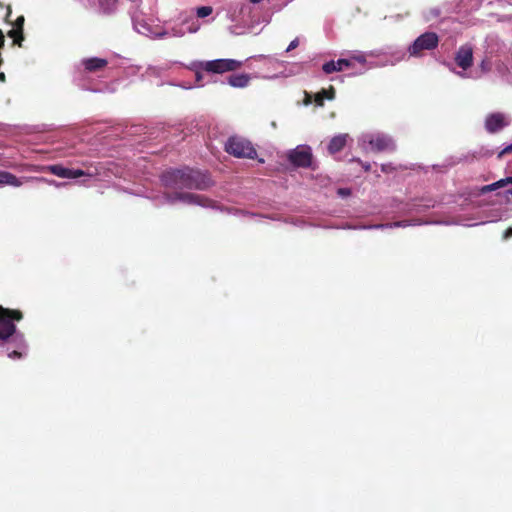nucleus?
<instances>
[{"instance_id":"1","label":"nucleus","mask_w":512,"mask_h":512,"mask_svg":"<svg viewBox=\"0 0 512 512\" xmlns=\"http://www.w3.org/2000/svg\"><path fill=\"white\" fill-rule=\"evenodd\" d=\"M161 182L166 188L173 190H206L212 185L206 173L191 168L166 171L161 176Z\"/></svg>"},{"instance_id":"2","label":"nucleus","mask_w":512,"mask_h":512,"mask_svg":"<svg viewBox=\"0 0 512 512\" xmlns=\"http://www.w3.org/2000/svg\"><path fill=\"white\" fill-rule=\"evenodd\" d=\"M23 314L20 310L4 308L0 306V342H6L11 337L14 341H18V348L24 346V338L22 334L16 333L15 321H20Z\"/></svg>"},{"instance_id":"3","label":"nucleus","mask_w":512,"mask_h":512,"mask_svg":"<svg viewBox=\"0 0 512 512\" xmlns=\"http://www.w3.org/2000/svg\"><path fill=\"white\" fill-rule=\"evenodd\" d=\"M225 151L236 158H257V151L253 144L241 136L229 137L225 143Z\"/></svg>"},{"instance_id":"4","label":"nucleus","mask_w":512,"mask_h":512,"mask_svg":"<svg viewBox=\"0 0 512 512\" xmlns=\"http://www.w3.org/2000/svg\"><path fill=\"white\" fill-rule=\"evenodd\" d=\"M439 37L435 32H425L417 37L409 46L408 52L411 56H421L424 51H430L438 46Z\"/></svg>"},{"instance_id":"5","label":"nucleus","mask_w":512,"mask_h":512,"mask_svg":"<svg viewBox=\"0 0 512 512\" xmlns=\"http://www.w3.org/2000/svg\"><path fill=\"white\" fill-rule=\"evenodd\" d=\"M242 66V62L234 59H216L199 63V68L208 73L222 74L235 71Z\"/></svg>"},{"instance_id":"6","label":"nucleus","mask_w":512,"mask_h":512,"mask_svg":"<svg viewBox=\"0 0 512 512\" xmlns=\"http://www.w3.org/2000/svg\"><path fill=\"white\" fill-rule=\"evenodd\" d=\"M165 198L169 203H175L176 201H182L191 205H200L203 207H210L212 201L205 196L190 193V192H179L166 193Z\"/></svg>"},{"instance_id":"7","label":"nucleus","mask_w":512,"mask_h":512,"mask_svg":"<svg viewBox=\"0 0 512 512\" xmlns=\"http://www.w3.org/2000/svg\"><path fill=\"white\" fill-rule=\"evenodd\" d=\"M509 124L510 120L501 112L491 113L485 119V129L491 134L501 131Z\"/></svg>"},{"instance_id":"8","label":"nucleus","mask_w":512,"mask_h":512,"mask_svg":"<svg viewBox=\"0 0 512 512\" xmlns=\"http://www.w3.org/2000/svg\"><path fill=\"white\" fill-rule=\"evenodd\" d=\"M289 161L297 167H309L312 162V154L308 147H297L288 155Z\"/></svg>"},{"instance_id":"9","label":"nucleus","mask_w":512,"mask_h":512,"mask_svg":"<svg viewBox=\"0 0 512 512\" xmlns=\"http://www.w3.org/2000/svg\"><path fill=\"white\" fill-rule=\"evenodd\" d=\"M47 170L60 178L75 179L87 175V173L80 169L66 168L60 164L50 165Z\"/></svg>"},{"instance_id":"10","label":"nucleus","mask_w":512,"mask_h":512,"mask_svg":"<svg viewBox=\"0 0 512 512\" xmlns=\"http://www.w3.org/2000/svg\"><path fill=\"white\" fill-rule=\"evenodd\" d=\"M455 62L463 70L470 68L473 63L472 48L468 45L461 46L456 52Z\"/></svg>"},{"instance_id":"11","label":"nucleus","mask_w":512,"mask_h":512,"mask_svg":"<svg viewBox=\"0 0 512 512\" xmlns=\"http://www.w3.org/2000/svg\"><path fill=\"white\" fill-rule=\"evenodd\" d=\"M369 144L376 152L395 150V144L393 140L385 135H377L369 141Z\"/></svg>"},{"instance_id":"12","label":"nucleus","mask_w":512,"mask_h":512,"mask_svg":"<svg viewBox=\"0 0 512 512\" xmlns=\"http://www.w3.org/2000/svg\"><path fill=\"white\" fill-rule=\"evenodd\" d=\"M351 66V62L347 59H339L337 61H329L323 64L322 69L326 74L342 71L345 67Z\"/></svg>"},{"instance_id":"13","label":"nucleus","mask_w":512,"mask_h":512,"mask_svg":"<svg viewBox=\"0 0 512 512\" xmlns=\"http://www.w3.org/2000/svg\"><path fill=\"white\" fill-rule=\"evenodd\" d=\"M348 134H339L334 136L329 144H328V151L330 154H335L339 151H341L344 146L346 145Z\"/></svg>"},{"instance_id":"14","label":"nucleus","mask_w":512,"mask_h":512,"mask_svg":"<svg viewBox=\"0 0 512 512\" xmlns=\"http://www.w3.org/2000/svg\"><path fill=\"white\" fill-rule=\"evenodd\" d=\"M108 64L107 60L102 58H88L83 61V65L85 69L89 72H96L98 70L103 69Z\"/></svg>"},{"instance_id":"15","label":"nucleus","mask_w":512,"mask_h":512,"mask_svg":"<svg viewBox=\"0 0 512 512\" xmlns=\"http://www.w3.org/2000/svg\"><path fill=\"white\" fill-rule=\"evenodd\" d=\"M335 88L330 86L329 89H322L320 92L316 93L314 96V102L317 106L322 107L324 105V100H333L335 98Z\"/></svg>"},{"instance_id":"16","label":"nucleus","mask_w":512,"mask_h":512,"mask_svg":"<svg viewBox=\"0 0 512 512\" xmlns=\"http://www.w3.org/2000/svg\"><path fill=\"white\" fill-rule=\"evenodd\" d=\"M250 82V76L248 74H233L228 78V83L235 88H244Z\"/></svg>"},{"instance_id":"17","label":"nucleus","mask_w":512,"mask_h":512,"mask_svg":"<svg viewBox=\"0 0 512 512\" xmlns=\"http://www.w3.org/2000/svg\"><path fill=\"white\" fill-rule=\"evenodd\" d=\"M23 184V182L17 178L14 174L7 171H0V186L2 185H10L14 187H19Z\"/></svg>"},{"instance_id":"18","label":"nucleus","mask_w":512,"mask_h":512,"mask_svg":"<svg viewBox=\"0 0 512 512\" xmlns=\"http://www.w3.org/2000/svg\"><path fill=\"white\" fill-rule=\"evenodd\" d=\"M507 180H508V177L500 179V180H498V181H496V182H494L492 184L485 185V186L480 188V193L481 194H487V193L495 191V190H497L499 188H503L506 185L510 184Z\"/></svg>"},{"instance_id":"19","label":"nucleus","mask_w":512,"mask_h":512,"mask_svg":"<svg viewBox=\"0 0 512 512\" xmlns=\"http://www.w3.org/2000/svg\"><path fill=\"white\" fill-rule=\"evenodd\" d=\"M99 6L104 14H112L117 7V0H99Z\"/></svg>"},{"instance_id":"20","label":"nucleus","mask_w":512,"mask_h":512,"mask_svg":"<svg viewBox=\"0 0 512 512\" xmlns=\"http://www.w3.org/2000/svg\"><path fill=\"white\" fill-rule=\"evenodd\" d=\"M8 36L13 39V43L22 46V41H24L23 31L17 28H13L8 32Z\"/></svg>"},{"instance_id":"21","label":"nucleus","mask_w":512,"mask_h":512,"mask_svg":"<svg viewBox=\"0 0 512 512\" xmlns=\"http://www.w3.org/2000/svg\"><path fill=\"white\" fill-rule=\"evenodd\" d=\"M213 12V9L211 6H201L198 7L196 10L197 17L199 18H205L209 15H211Z\"/></svg>"},{"instance_id":"22","label":"nucleus","mask_w":512,"mask_h":512,"mask_svg":"<svg viewBox=\"0 0 512 512\" xmlns=\"http://www.w3.org/2000/svg\"><path fill=\"white\" fill-rule=\"evenodd\" d=\"M24 22H25V18L23 15L17 17L15 24H14V28H17V29H20L23 31Z\"/></svg>"},{"instance_id":"23","label":"nucleus","mask_w":512,"mask_h":512,"mask_svg":"<svg viewBox=\"0 0 512 512\" xmlns=\"http://www.w3.org/2000/svg\"><path fill=\"white\" fill-rule=\"evenodd\" d=\"M22 355H23L22 352L17 351V350H13L8 353V357L11 359H19L22 357Z\"/></svg>"},{"instance_id":"24","label":"nucleus","mask_w":512,"mask_h":512,"mask_svg":"<svg viewBox=\"0 0 512 512\" xmlns=\"http://www.w3.org/2000/svg\"><path fill=\"white\" fill-rule=\"evenodd\" d=\"M511 152H512V143L499 152L498 158H502L503 155L511 153Z\"/></svg>"},{"instance_id":"25","label":"nucleus","mask_w":512,"mask_h":512,"mask_svg":"<svg viewBox=\"0 0 512 512\" xmlns=\"http://www.w3.org/2000/svg\"><path fill=\"white\" fill-rule=\"evenodd\" d=\"M298 44H299L298 39H294L293 41L290 42L286 51H291V50L295 49L298 46Z\"/></svg>"},{"instance_id":"26","label":"nucleus","mask_w":512,"mask_h":512,"mask_svg":"<svg viewBox=\"0 0 512 512\" xmlns=\"http://www.w3.org/2000/svg\"><path fill=\"white\" fill-rule=\"evenodd\" d=\"M512 237V227H509L508 229H506L503 233V239H508Z\"/></svg>"},{"instance_id":"27","label":"nucleus","mask_w":512,"mask_h":512,"mask_svg":"<svg viewBox=\"0 0 512 512\" xmlns=\"http://www.w3.org/2000/svg\"><path fill=\"white\" fill-rule=\"evenodd\" d=\"M312 102V97L310 94H308L307 92L305 93V100H304V103L306 105L310 104Z\"/></svg>"},{"instance_id":"28","label":"nucleus","mask_w":512,"mask_h":512,"mask_svg":"<svg viewBox=\"0 0 512 512\" xmlns=\"http://www.w3.org/2000/svg\"><path fill=\"white\" fill-rule=\"evenodd\" d=\"M338 193L340 195L346 196V195L350 194V191H349V189L341 188V189H339Z\"/></svg>"},{"instance_id":"29","label":"nucleus","mask_w":512,"mask_h":512,"mask_svg":"<svg viewBox=\"0 0 512 512\" xmlns=\"http://www.w3.org/2000/svg\"><path fill=\"white\" fill-rule=\"evenodd\" d=\"M481 68H482L483 71L489 70L488 63L485 60L482 61Z\"/></svg>"},{"instance_id":"30","label":"nucleus","mask_w":512,"mask_h":512,"mask_svg":"<svg viewBox=\"0 0 512 512\" xmlns=\"http://www.w3.org/2000/svg\"><path fill=\"white\" fill-rule=\"evenodd\" d=\"M198 69H199V70H197V71H196V81H197V82H200V81H201V79H202V74H201V72H200V70H201V69H200L199 67H198Z\"/></svg>"},{"instance_id":"31","label":"nucleus","mask_w":512,"mask_h":512,"mask_svg":"<svg viewBox=\"0 0 512 512\" xmlns=\"http://www.w3.org/2000/svg\"><path fill=\"white\" fill-rule=\"evenodd\" d=\"M395 226H401V227H405L407 224L406 222H397L394 224Z\"/></svg>"},{"instance_id":"32","label":"nucleus","mask_w":512,"mask_h":512,"mask_svg":"<svg viewBox=\"0 0 512 512\" xmlns=\"http://www.w3.org/2000/svg\"><path fill=\"white\" fill-rule=\"evenodd\" d=\"M198 29H199V26L197 25V26H195L193 28H190L189 31L190 32H196Z\"/></svg>"},{"instance_id":"33","label":"nucleus","mask_w":512,"mask_h":512,"mask_svg":"<svg viewBox=\"0 0 512 512\" xmlns=\"http://www.w3.org/2000/svg\"><path fill=\"white\" fill-rule=\"evenodd\" d=\"M507 181L512 184V176H509Z\"/></svg>"}]
</instances>
